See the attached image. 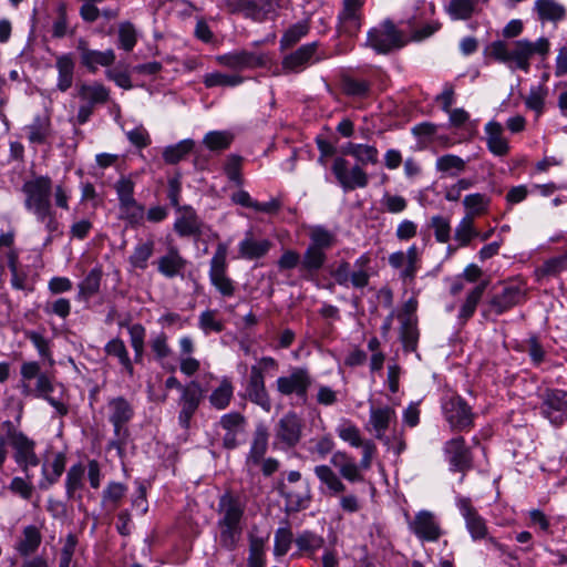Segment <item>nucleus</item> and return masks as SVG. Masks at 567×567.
<instances>
[{
	"mask_svg": "<svg viewBox=\"0 0 567 567\" xmlns=\"http://www.w3.org/2000/svg\"><path fill=\"white\" fill-rule=\"evenodd\" d=\"M174 230L179 237L199 238L210 228L198 217L190 206L178 207Z\"/></svg>",
	"mask_w": 567,
	"mask_h": 567,
	"instance_id": "aec40b11",
	"label": "nucleus"
},
{
	"mask_svg": "<svg viewBox=\"0 0 567 567\" xmlns=\"http://www.w3.org/2000/svg\"><path fill=\"white\" fill-rule=\"evenodd\" d=\"M280 2L281 0H229L227 9L230 13H241L261 22L276 13Z\"/></svg>",
	"mask_w": 567,
	"mask_h": 567,
	"instance_id": "2eb2a0df",
	"label": "nucleus"
},
{
	"mask_svg": "<svg viewBox=\"0 0 567 567\" xmlns=\"http://www.w3.org/2000/svg\"><path fill=\"white\" fill-rule=\"evenodd\" d=\"M134 188L135 184L128 177H121L114 184L122 217L132 225L141 223L144 218V207L135 200Z\"/></svg>",
	"mask_w": 567,
	"mask_h": 567,
	"instance_id": "ddd939ff",
	"label": "nucleus"
},
{
	"mask_svg": "<svg viewBox=\"0 0 567 567\" xmlns=\"http://www.w3.org/2000/svg\"><path fill=\"white\" fill-rule=\"evenodd\" d=\"M217 425L224 431L221 436L223 447L235 450L245 434L247 420L239 412H229L220 416Z\"/></svg>",
	"mask_w": 567,
	"mask_h": 567,
	"instance_id": "a211bd4d",
	"label": "nucleus"
},
{
	"mask_svg": "<svg viewBox=\"0 0 567 567\" xmlns=\"http://www.w3.org/2000/svg\"><path fill=\"white\" fill-rule=\"evenodd\" d=\"M55 69L58 71L56 90L64 93L72 87L74 82L75 60L73 54H58L55 56Z\"/></svg>",
	"mask_w": 567,
	"mask_h": 567,
	"instance_id": "cd10ccee",
	"label": "nucleus"
},
{
	"mask_svg": "<svg viewBox=\"0 0 567 567\" xmlns=\"http://www.w3.org/2000/svg\"><path fill=\"white\" fill-rule=\"evenodd\" d=\"M365 0H341V10L338 13V29L347 35H354L362 24V9Z\"/></svg>",
	"mask_w": 567,
	"mask_h": 567,
	"instance_id": "6ab92c4d",
	"label": "nucleus"
},
{
	"mask_svg": "<svg viewBox=\"0 0 567 567\" xmlns=\"http://www.w3.org/2000/svg\"><path fill=\"white\" fill-rule=\"evenodd\" d=\"M480 233L474 228V219L471 216H464L455 229V240L460 246H467L472 238L477 237Z\"/></svg>",
	"mask_w": 567,
	"mask_h": 567,
	"instance_id": "680f3d73",
	"label": "nucleus"
},
{
	"mask_svg": "<svg viewBox=\"0 0 567 567\" xmlns=\"http://www.w3.org/2000/svg\"><path fill=\"white\" fill-rule=\"evenodd\" d=\"M65 464L66 456L62 452L54 454L51 463L43 462L41 466L42 477L38 484L39 488L47 491L54 485L63 474Z\"/></svg>",
	"mask_w": 567,
	"mask_h": 567,
	"instance_id": "c756f323",
	"label": "nucleus"
},
{
	"mask_svg": "<svg viewBox=\"0 0 567 567\" xmlns=\"http://www.w3.org/2000/svg\"><path fill=\"white\" fill-rule=\"evenodd\" d=\"M309 240L308 247L327 252L336 245L337 236L324 226L316 225L309 229Z\"/></svg>",
	"mask_w": 567,
	"mask_h": 567,
	"instance_id": "ea45409f",
	"label": "nucleus"
},
{
	"mask_svg": "<svg viewBox=\"0 0 567 567\" xmlns=\"http://www.w3.org/2000/svg\"><path fill=\"white\" fill-rule=\"evenodd\" d=\"M127 492V486L118 482H110L102 493V505L109 511H115Z\"/></svg>",
	"mask_w": 567,
	"mask_h": 567,
	"instance_id": "de8ad7c7",
	"label": "nucleus"
},
{
	"mask_svg": "<svg viewBox=\"0 0 567 567\" xmlns=\"http://www.w3.org/2000/svg\"><path fill=\"white\" fill-rule=\"evenodd\" d=\"M313 472L326 489H322L329 496H338L340 508L347 514L358 513L362 508V502L353 494H346L347 486L339 475L329 465H317Z\"/></svg>",
	"mask_w": 567,
	"mask_h": 567,
	"instance_id": "39448f33",
	"label": "nucleus"
},
{
	"mask_svg": "<svg viewBox=\"0 0 567 567\" xmlns=\"http://www.w3.org/2000/svg\"><path fill=\"white\" fill-rule=\"evenodd\" d=\"M444 452L452 471L465 473L473 467V455L463 436L449 440Z\"/></svg>",
	"mask_w": 567,
	"mask_h": 567,
	"instance_id": "412c9836",
	"label": "nucleus"
},
{
	"mask_svg": "<svg viewBox=\"0 0 567 567\" xmlns=\"http://www.w3.org/2000/svg\"><path fill=\"white\" fill-rule=\"evenodd\" d=\"M303 421L293 411H289L279 419L275 426V449H292L299 444L302 437Z\"/></svg>",
	"mask_w": 567,
	"mask_h": 567,
	"instance_id": "1a4fd4ad",
	"label": "nucleus"
},
{
	"mask_svg": "<svg viewBox=\"0 0 567 567\" xmlns=\"http://www.w3.org/2000/svg\"><path fill=\"white\" fill-rule=\"evenodd\" d=\"M246 502L231 492L224 493L218 499L215 540L227 551L235 550L243 537Z\"/></svg>",
	"mask_w": 567,
	"mask_h": 567,
	"instance_id": "f03ea898",
	"label": "nucleus"
},
{
	"mask_svg": "<svg viewBox=\"0 0 567 567\" xmlns=\"http://www.w3.org/2000/svg\"><path fill=\"white\" fill-rule=\"evenodd\" d=\"M327 259V252L307 246L306 250L301 255V277L306 280L313 279L324 267Z\"/></svg>",
	"mask_w": 567,
	"mask_h": 567,
	"instance_id": "7c9ffc66",
	"label": "nucleus"
},
{
	"mask_svg": "<svg viewBox=\"0 0 567 567\" xmlns=\"http://www.w3.org/2000/svg\"><path fill=\"white\" fill-rule=\"evenodd\" d=\"M85 466L82 463L72 465L65 477V493L69 499L75 498V493L84 486Z\"/></svg>",
	"mask_w": 567,
	"mask_h": 567,
	"instance_id": "09e8293b",
	"label": "nucleus"
},
{
	"mask_svg": "<svg viewBox=\"0 0 567 567\" xmlns=\"http://www.w3.org/2000/svg\"><path fill=\"white\" fill-rule=\"evenodd\" d=\"M107 355H112L117 358L120 364L122 365V369L130 375H134V367L133 363L128 357L127 349L124 344V342L118 339H112L110 340L104 348Z\"/></svg>",
	"mask_w": 567,
	"mask_h": 567,
	"instance_id": "a18cd8bd",
	"label": "nucleus"
},
{
	"mask_svg": "<svg viewBox=\"0 0 567 567\" xmlns=\"http://www.w3.org/2000/svg\"><path fill=\"white\" fill-rule=\"evenodd\" d=\"M27 210L33 214L39 223L44 225V228L48 231V237L44 243L45 245L50 244L55 235L62 234L60 231V223L56 218V213L53 209L52 204L29 208Z\"/></svg>",
	"mask_w": 567,
	"mask_h": 567,
	"instance_id": "f704fd0d",
	"label": "nucleus"
},
{
	"mask_svg": "<svg viewBox=\"0 0 567 567\" xmlns=\"http://www.w3.org/2000/svg\"><path fill=\"white\" fill-rule=\"evenodd\" d=\"M102 270L100 268H93L85 276V278L79 284L78 298L80 300H89L95 296L101 286Z\"/></svg>",
	"mask_w": 567,
	"mask_h": 567,
	"instance_id": "49530a36",
	"label": "nucleus"
},
{
	"mask_svg": "<svg viewBox=\"0 0 567 567\" xmlns=\"http://www.w3.org/2000/svg\"><path fill=\"white\" fill-rule=\"evenodd\" d=\"M475 0H450L446 11L454 20H467L474 13Z\"/></svg>",
	"mask_w": 567,
	"mask_h": 567,
	"instance_id": "4d7b16f0",
	"label": "nucleus"
},
{
	"mask_svg": "<svg viewBox=\"0 0 567 567\" xmlns=\"http://www.w3.org/2000/svg\"><path fill=\"white\" fill-rule=\"evenodd\" d=\"M234 396V385L229 378L224 377L217 388H215L208 401L210 405L216 410H225L229 406Z\"/></svg>",
	"mask_w": 567,
	"mask_h": 567,
	"instance_id": "a19ab883",
	"label": "nucleus"
},
{
	"mask_svg": "<svg viewBox=\"0 0 567 567\" xmlns=\"http://www.w3.org/2000/svg\"><path fill=\"white\" fill-rule=\"evenodd\" d=\"M435 166L439 172L447 173L451 176H456L457 174L464 172L466 163L457 155L446 154L440 156L436 159Z\"/></svg>",
	"mask_w": 567,
	"mask_h": 567,
	"instance_id": "6e6d98bb",
	"label": "nucleus"
},
{
	"mask_svg": "<svg viewBox=\"0 0 567 567\" xmlns=\"http://www.w3.org/2000/svg\"><path fill=\"white\" fill-rule=\"evenodd\" d=\"M342 89L348 96L367 97L371 91V83L365 80H358L351 76L342 79Z\"/></svg>",
	"mask_w": 567,
	"mask_h": 567,
	"instance_id": "bf43d9fd",
	"label": "nucleus"
},
{
	"mask_svg": "<svg viewBox=\"0 0 567 567\" xmlns=\"http://www.w3.org/2000/svg\"><path fill=\"white\" fill-rule=\"evenodd\" d=\"M410 530L422 542H437L443 534L440 522L430 511H420L409 523Z\"/></svg>",
	"mask_w": 567,
	"mask_h": 567,
	"instance_id": "4be33fe9",
	"label": "nucleus"
},
{
	"mask_svg": "<svg viewBox=\"0 0 567 567\" xmlns=\"http://www.w3.org/2000/svg\"><path fill=\"white\" fill-rule=\"evenodd\" d=\"M115 61V53L112 49L105 51L92 50L87 52L81 64L90 72H95L97 66H110Z\"/></svg>",
	"mask_w": 567,
	"mask_h": 567,
	"instance_id": "8fccbe9b",
	"label": "nucleus"
},
{
	"mask_svg": "<svg viewBox=\"0 0 567 567\" xmlns=\"http://www.w3.org/2000/svg\"><path fill=\"white\" fill-rule=\"evenodd\" d=\"M154 264L162 276L172 279L184 276L187 260L181 255L176 246H169L166 252L157 258Z\"/></svg>",
	"mask_w": 567,
	"mask_h": 567,
	"instance_id": "a878e982",
	"label": "nucleus"
},
{
	"mask_svg": "<svg viewBox=\"0 0 567 567\" xmlns=\"http://www.w3.org/2000/svg\"><path fill=\"white\" fill-rule=\"evenodd\" d=\"M25 209L51 205L52 179L49 176H37L22 185Z\"/></svg>",
	"mask_w": 567,
	"mask_h": 567,
	"instance_id": "f3484780",
	"label": "nucleus"
},
{
	"mask_svg": "<svg viewBox=\"0 0 567 567\" xmlns=\"http://www.w3.org/2000/svg\"><path fill=\"white\" fill-rule=\"evenodd\" d=\"M534 11L540 22L557 23L567 16L565 6L556 0H536Z\"/></svg>",
	"mask_w": 567,
	"mask_h": 567,
	"instance_id": "72a5a7b5",
	"label": "nucleus"
},
{
	"mask_svg": "<svg viewBox=\"0 0 567 567\" xmlns=\"http://www.w3.org/2000/svg\"><path fill=\"white\" fill-rule=\"evenodd\" d=\"M419 339L416 321L413 318H403L401 327V340L404 349L414 351Z\"/></svg>",
	"mask_w": 567,
	"mask_h": 567,
	"instance_id": "052dcab7",
	"label": "nucleus"
},
{
	"mask_svg": "<svg viewBox=\"0 0 567 567\" xmlns=\"http://www.w3.org/2000/svg\"><path fill=\"white\" fill-rule=\"evenodd\" d=\"M217 60L224 66L235 70L256 68L264 63L261 56L248 51L227 53L218 56Z\"/></svg>",
	"mask_w": 567,
	"mask_h": 567,
	"instance_id": "2f4dec72",
	"label": "nucleus"
},
{
	"mask_svg": "<svg viewBox=\"0 0 567 567\" xmlns=\"http://www.w3.org/2000/svg\"><path fill=\"white\" fill-rule=\"evenodd\" d=\"M227 247L219 244L210 259L209 280L223 297H233L236 291L234 281L227 276Z\"/></svg>",
	"mask_w": 567,
	"mask_h": 567,
	"instance_id": "4468645a",
	"label": "nucleus"
},
{
	"mask_svg": "<svg viewBox=\"0 0 567 567\" xmlns=\"http://www.w3.org/2000/svg\"><path fill=\"white\" fill-rule=\"evenodd\" d=\"M137 42L136 30L130 22H123L118 27V45L130 52Z\"/></svg>",
	"mask_w": 567,
	"mask_h": 567,
	"instance_id": "774afa93",
	"label": "nucleus"
},
{
	"mask_svg": "<svg viewBox=\"0 0 567 567\" xmlns=\"http://www.w3.org/2000/svg\"><path fill=\"white\" fill-rule=\"evenodd\" d=\"M74 96L80 101L75 123L83 125L89 122L96 106L109 101L110 90L97 81L80 82L75 85Z\"/></svg>",
	"mask_w": 567,
	"mask_h": 567,
	"instance_id": "423d86ee",
	"label": "nucleus"
},
{
	"mask_svg": "<svg viewBox=\"0 0 567 567\" xmlns=\"http://www.w3.org/2000/svg\"><path fill=\"white\" fill-rule=\"evenodd\" d=\"M4 424L8 427V440L14 450L13 458L16 463L27 474L28 478H32L30 468L40 464V458L35 453V442L24 433L17 431L12 422L8 421Z\"/></svg>",
	"mask_w": 567,
	"mask_h": 567,
	"instance_id": "0eeeda50",
	"label": "nucleus"
},
{
	"mask_svg": "<svg viewBox=\"0 0 567 567\" xmlns=\"http://www.w3.org/2000/svg\"><path fill=\"white\" fill-rule=\"evenodd\" d=\"M550 43L547 38H539L536 42L522 39L513 42L512 48L501 40L489 45L491 55L498 62L505 63L512 70L528 72L530 59L534 54L546 56L549 53Z\"/></svg>",
	"mask_w": 567,
	"mask_h": 567,
	"instance_id": "7ed1b4c3",
	"label": "nucleus"
},
{
	"mask_svg": "<svg viewBox=\"0 0 567 567\" xmlns=\"http://www.w3.org/2000/svg\"><path fill=\"white\" fill-rule=\"evenodd\" d=\"M310 30L308 21H299L290 25L280 39V49L286 50L296 45L302 38H305Z\"/></svg>",
	"mask_w": 567,
	"mask_h": 567,
	"instance_id": "603ef678",
	"label": "nucleus"
},
{
	"mask_svg": "<svg viewBox=\"0 0 567 567\" xmlns=\"http://www.w3.org/2000/svg\"><path fill=\"white\" fill-rule=\"evenodd\" d=\"M234 141V134L229 131H210L205 134L203 144L212 152H220L229 148Z\"/></svg>",
	"mask_w": 567,
	"mask_h": 567,
	"instance_id": "3c124183",
	"label": "nucleus"
},
{
	"mask_svg": "<svg viewBox=\"0 0 567 567\" xmlns=\"http://www.w3.org/2000/svg\"><path fill=\"white\" fill-rule=\"evenodd\" d=\"M195 148V141L186 138L163 150L162 157L166 164L175 165L184 161Z\"/></svg>",
	"mask_w": 567,
	"mask_h": 567,
	"instance_id": "37998d69",
	"label": "nucleus"
},
{
	"mask_svg": "<svg viewBox=\"0 0 567 567\" xmlns=\"http://www.w3.org/2000/svg\"><path fill=\"white\" fill-rule=\"evenodd\" d=\"M241 163L243 157L236 154H231L227 157L224 172L228 179L235 183L237 186L243 185V176H241Z\"/></svg>",
	"mask_w": 567,
	"mask_h": 567,
	"instance_id": "338daca9",
	"label": "nucleus"
},
{
	"mask_svg": "<svg viewBox=\"0 0 567 567\" xmlns=\"http://www.w3.org/2000/svg\"><path fill=\"white\" fill-rule=\"evenodd\" d=\"M442 411L453 431H467L473 426L474 413L467 402L460 395L446 396L442 402Z\"/></svg>",
	"mask_w": 567,
	"mask_h": 567,
	"instance_id": "9b49d317",
	"label": "nucleus"
},
{
	"mask_svg": "<svg viewBox=\"0 0 567 567\" xmlns=\"http://www.w3.org/2000/svg\"><path fill=\"white\" fill-rule=\"evenodd\" d=\"M377 446L375 444L368 443L364 446V451L362 453V458L360 463H357L354 458L347 462L344 466H342L339 472V477L350 483H360L364 481L363 471H368L371 468L372 460L375 455Z\"/></svg>",
	"mask_w": 567,
	"mask_h": 567,
	"instance_id": "393cba45",
	"label": "nucleus"
},
{
	"mask_svg": "<svg viewBox=\"0 0 567 567\" xmlns=\"http://www.w3.org/2000/svg\"><path fill=\"white\" fill-rule=\"evenodd\" d=\"M542 414L555 426L567 421V391L546 389L542 394Z\"/></svg>",
	"mask_w": 567,
	"mask_h": 567,
	"instance_id": "dca6fc26",
	"label": "nucleus"
},
{
	"mask_svg": "<svg viewBox=\"0 0 567 567\" xmlns=\"http://www.w3.org/2000/svg\"><path fill=\"white\" fill-rule=\"evenodd\" d=\"M486 145L488 151L495 156H505L509 152L508 141L504 137V128L497 122H488L485 125Z\"/></svg>",
	"mask_w": 567,
	"mask_h": 567,
	"instance_id": "473e14b6",
	"label": "nucleus"
},
{
	"mask_svg": "<svg viewBox=\"0 0 567 567\" xmlns=\"http://www.w3.org/2000/svg\"><path fill=\"white\" fill-rule=\"evenodd\" d=\"M269 433L265 425L259 424L252 435L249 453L247 454L246 463L250 465H258L261 463L267 449H268Z\"/></svg>",
	"mask_w": 567,
	"mask_h": 567,
	"instance_id": "c9c22d12",
	"label": "nucleus"
},
{
	"mask_svg": "<svg viewBox=\"0 0 567 567\" xmlns=\"http://www.w3.org/2000/svg\"><path fill=\"white\" fill-rule=\"evenodd\" d=\"M128 334L131 346L135 353V361L140 362L144 353V340L146 336V330L142 324L135 323L128 327Z\"/></svg>",
	"mask_w": 567,
	"mask_h": 567,
	"instance_id": "69168bd1",
	"label": "nucleus"
},
{
	"mask_svg": "<svg viewBox=\"0 0 567 567\" xmlns=\"http://www.w3.org/2000/svg\"><path fill=\"white\" fill-rule=\"evenodd\" d=\"M203 398V390L198 382L192 381L182 391L181 404L182 408L197 411Z\"/></svg>",
	"mask_w": 567,
	"mask_h": 567,
	"instance_id": "13d9d810",
	"label": "nucleus"
},
{
	"mask_svg": "<svg viewBox=\"0 0 567 567\" xmlns=\"http://www.w3.org/2000/svg\"><path fill=\"white\" fill-rule=\"evenodd\" d=\"M395 420V411L390 406L370 408V416L367 429L374 432L378 440L385 439V432L391 422Z\"/></svg>",
	"mask_w": 567,
	"mask_h": 567,
	"instance_id": "c85d7f7f",
	"label": "nucleus"
},
{
	"mask_svg": "<svg viewBox=\"0 0 567 567\" xmlns=\"http://www.w3.org/2000/svg\"><path fill=\"white\" fill-rule=\"evenodd\" d=\"M491 199L487 195L475 193L464 197L463 205L467 213L465 216H471L474 219L476 216L483 215L487 212Z\"/></svg>",
	"mask_w": 567,
	"mask_h": 567,
	"instance_id": "864d4df0",
	"label": "nucleus"
},
{
	"mask_svg": "<svg viewBox=\"0 0 567 567\" xmlns=\"http://www.w3.org/2000/svg\"><path fill=\"white\" fill-rule=\"evenodd\" d=\"M198 327L205 334L219 333L224 330V323L217 318L216 310H205L198 317Z\"/></svg>",
	"mask_w": 567,
	"mask_h": 567,
	"instance_id": "0e129e2a",
	"label": "nucleus"
},
{
	"mask_svg": "<svg viewBox=\"0 0 567 567\" xmlns=\"http://www.w3.org/2000/svg\"><path fill=\"white\" fill-rule=\"evenodd\" d=\"M245 396L256 405L260 406L265 412H270L271 400L265 385V377L262 368L257 364L251 365L250 374L245 389Z\"/></svg>",
	"mask_w": 567,
	"mask_h": 567,
	"instance_id": "5701e85b",
	"label": "nucleus"
},
{
	"mask_svg": "<svg viewBox=\"0 0 567 567\" xmlns=\"http://www.w3.org/2000/svg\"><path fill=\"white\" fill-rule=\"evenodd\" d=\"M487 287V282L483 281L477 285L466 297L465 302L461 307L458 318L463 321L468 320L475 312L476 307Z\"/></svg>",
	"mask_w": 567,
	"mask_h": 567,
	"instance_id": "5fc2aeb1",
	"label": "nucleus"
},
{
	"mask_svg": "<svg viewBox=\"0 0 567 567\" xmlns=\"http://www.w3.org/2000/svg\"><path fill=\"white\" fill-rule=\"evenodd\" d=\"M525 290L516 285L505 286L503 290L494 295L489 301L491 308L501 315L525 300Z\"/></svg>",
	"mask_w": 567,
	"mask_h": 567,
	"instance_id": "bb28decb",
	"label": "nucleus"
},
{
	"mask_svg": "<svg viewBox=\"0 0 567 567\" xmlns=\"http://www.w3.org/2000/svg\"><path fill=\"white\" fill-rule=\"evenodd\" d=\"M155 251V241L153 238L140 239L128 256V262L134 269L145 270L148 267V260Z\"/></svg>",
	"mask_w": 567,
	"mask_h": 567,
	"instance_id": "e433bc0d",
	"label": "nucleus"
},
{
	"mask_svg": "<svg viewBox=\"0 0 567 567\" xmlns=\"http://www.w3.org/2000/svg\"><path fill=\"white\" fill-rule=\"evenodd\" d=\"M312 385V377L308 369L295 367L287 375L276 380V389L284 396L295 395L302 402L307 401L308 391Z\"/></svg>",
	"mask_w": 567,
	"mask_h": 567,
	"instance_id": "f8f14e48",
	"label": "nucleus"
},
{
	"mask_svg": "<svg viewBox=\"0 0 567 567\" xmlns=\"http://www.w3.org/2000/svg\"><path fill=\"white\" fill-rule=\"evenodd\" d=\"M243 78L235 74H225L220 72L208 73L204 76V84L207 87L214 86H236L243 83Z\"/></svg>",
	"mask_w": 567,
	"mask_h": 567,
	"instance_id": "e2e57ef3",
	"label": "nucleus"
},
{
	"mask_svg": "<svg viewBox=\"0 0 567 567\" xmlns=\"http://www.w3.org/2000/svg\"><path fill=\"white\" fill-rule=\"evenodd\" d=\"M327 58L326 53L320 50V43L313 41L285 55L281 66L285 73H300L310 65L326 60Z\"/></svg>",
	"mask_w": 567,
	"mask_h": 567,
	"instance_id": "9d476101",
	"label": "nucleus"
},
{
	"mask_svg": "<svg viewBox=\"0 0 567 567\" xmlns=\"http://www.w3.org/2000/svg\"><path fill=\"white\" fill-rule=\"evenodd\" d=\"M456 506L465 520L466 528L474 540L483 539L487 536V526L485 519L477 513L468 497L458 496Z\"/></svg>",
	"mask_w": 567,
	"mask_h": 567,
	"instance_id": "b1692460",
	"label": "nucleus"
},
{
	"mask_svg": "<svg viewBox=\"0 0 567 567\" xmlns=\"http://www.w3.org/2000/svg\"><path fill=\"white\" fill-rule=\"evenodd\" d=\"M344 155L355 158L358 164L349 168V162L343 157H336L332 164V173L344 192L364 188L369 184V176L361 165H377L379 151L374 145L348 143L343 146Z\"/></svg>",
	"mask_w": 567,
	"mask_h": 567,
	"instance_id": "f257e3e1",
	"label": "nucleus"
},
{
	"mask_svg": "<svg viewBox=\"0 0 567 567\" xmlns=\"http://www.w3.org/2000/svg\"><path fill=\"white\" fill-rule=\"evenodd\" d=\"M239 254L245 259H258L267 255L271 248V243L268 239L256 240L250 231L239 243Z\"/></svg>",
	"mask_w": 567,
	"mask_h": 567,
	"instance_id": "4c0bfd02",
	"label": "nucleus"
},
{
	"mask_svg": "<svg viewBox=\"0 0 567 567\" xmlns=\"http://www.w3.org/2000/svg\"><path fill=\"white\" fill-rule=\"evenodd\" d=\"M107 420L113 425V439L109 442V450H116L122 457L130 439L127 424L134 416L132 403L124 396L112 398L107 401Z\"/></svg>",
	"mask_w": 567,
	"mask_h": 567,
	"instance_id": "20e7f679",
	"label": "nucleus"
},
{
	"mask_svg": "<svg viewBox=\"0 0 567 567\" xmlns=\"http://www.w3.org/2000/svg\"><path fill=\"white\" fill-rule=\"evenodd\" d=\"M42 542L40 529L34 525H28L22 530V537L16 549L21 556L28 557L34 554Z\"/></svg>",
	"mask_w": 567,
	"mask_h": 567,
	"instance_id": "79ce46f5",
	"label": "nucleus"
},
{
	"mask_svg": "<svg viewBox=\"0 0 567 567\" xmlns=\"http://www.w3.org/2000/svg\"><path fill=\"white\" fill-rule=\"evenodd\" d=\"M367 44L379 54H386L405 44L403 34L395 28L391 20H384L381 24L368 32Z\"/></svg>",
	"mask_w": 567,
	"mask_h": 567,
	"instance_id": "6e6552de",
	"label": "nucleus"
},
{
	"mask_svg": "<svg viewBox=\"0 0 567 567\" xmlns=\"http://www.w3.org/2000/svg\"><path fill=\"white\" fill-rule=\"evenodd\" d=\"M336 432L342 441L349 443L351 446L362 447V452L368 443L374 444L372 440H362L359 427L350 420H342L337 426Z\"/></svg>",
	"mask_w": 567,
	"mask_h": 567,
	"instance_id": "c03bdc74",
	"label": "nucleus"
},
{
	"mask_svg": "<svg viewBox=\"0 0 567 567\" xmlns=\"http://www.w3.org/2000/svg\"><path fill=\"white\" fill-rule=\"evenodd\" d=\"M24 130L31 144H45L52 133L51 120L48 115H38Z\"/></svg>",
	"mask_w": 567,
	"mask_h": 567,
	"instance_id": "58836bf2",
	"label": "nucleus"
}]
</instances>
